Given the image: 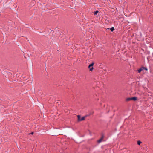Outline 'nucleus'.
<instances>
[{"label": "nucleus", "instance_id": "f03ea898", "mask_svg": "<svg viewBox=\"0 0 153 153\" xmlns=\"http://www.w3.org/2000/svg\"><path fill=\"white\" fill-rule=\"evenodd\" d=\"M106 29V30L110 29L111 30V31L112 32L114 31V27H112L111 28H107Z\"/></svg>", "mask_w": 153, "mask_h": 153}, {"label": "nucleus", "instance_id": "9d476101", "mask_svg": "<svg viewBox=\"0 0 153 153\" xmlns=\"http://www.w3.org/2000/svg\"><path fill=\"white\" fill-rule=\"evenodd\" d=\"M89 68V70H90L91 71H92V70H93V67H92L91 68Z\"/></svg>", "mask_w": 153, "mask_h": 153}, {"label": "nucleus", "instance_id": "0eeeda50", "mask_svg": "<svg viewBox=\"0 0 153 153\" xmlns=\"http://www.w3.org/2000/svg\"><path fill=\"white\" fill-rule=\"evenodd\" d=\"M99 12V11H98V10H97L96 11L94 12V15H97V13H98Z\"/></svg>", "mask_w": 153, "mask_h": 153}, {"label": "nucleus", "instance_id": "f257e3e1", "mask_svg": "<svg viewBox=\"0 0 153 153\" xmlns=\"http://www.w3.org/2000/svg\"><path fill=\"white\" fill-rule=\"evenodd\" d=\"M78 120L79 121H81L84 120L85 119V117H83L81 118L80 116L79 115L77 116Z\"/></svg>", "mask_w": 153, "mask_h": 153}, {"label": "nucleus", "instance_id": "6e6552de", "mask_svg": "<svg viewBox=\"0 0 153 153\" xmlns=\"http://www.w3.org/2000/svg\"><path fill=\"white\" fill-rule=\"evenodd\" d=\"M131 100V98H127L126 99V101H129Z\"/></svg>", "mask_w": 153, "mask_h": 153}, {"label": "nucleus", "instance_id": "1a4fd4ad", "mask_svg": "<svg viewBox=\"0 0 153 153\" xmlns=\"http://www.w3.org/2000/svg\"><path fill=\"white\" fill-rule=\"evenodd\" d=\"M141 143H142V142L141 141H137V144L138 145H140Z\"/></svg>", "mask_w": 153, "mask_h": 153}, {"label": "nucleus", "instance_id": "20e7f679", "mask_svg": "<svg viewBox=\"0 0 153 153\" xmlns=\"http://www.w3.org/2000/svg\"><path fill=\"white\" fill-rule=\"evenodd\" d=\"M144 68H140V69H139L138 70V72L139 73H140L141 71H142L143 70V69Z\"/></svg>", "mask_w": 153, "mask_h": 153}, {"label": "nucleus", "instance_id": "f8f14e48", "mask_svg": "<svg viewBox=\"0 0 153 153\" xmlns=\"http://www.w3.org/2000/svg\"><path fill=\"white\" fill-rule=\"evenodd\" d=\"M33 132H32L31 133V134H33Z\"/></svg>", "mask_w": 153, "mask_h": 153}, {"label": "nucleus", "instance_id": "423d86ee", "mask_svg": "<svg viewBox=\"0 0 153 153\" xmlns=\"http://www.w3.org/2000/svg\"><path fill=\"white\" fill-rule=\"evenodd\" d=\"M131 100H136L137 99V97H134L131 98Z\"/></svg>", "mask_w": 153, "mask_h": 153}, {"label": "nucleus", "instance_id": "7ed1b4c3", "mask_svg": "<svg viewBox=\"0 0 153 153\" xmlns=\"http://www.w3.org/2000/svg\"><path fill=\"white\" fill-rule=\"evenodd\" d=\"M103 137H102L99 140H98V141H97V142L98 143H100V142H101L102 140H103Z\"/></svg>", "mask_w": 153, "mask_h": 153}, {"label": "nucleus", "instance_id": "ddd939ff", "mask_svg": "<svg viewBox=\"0 0 153 153\" xmlns=\"http://www.w3.org/2000/svg\"><path fill=\"white\" fill-rule=\"evenodd\" d=\"M1 0H0V2H1Z\"/></svg>", "mask_w": 153, "mask_h": 153}, {"label": "nucleus", "instance_id": "9b49d317", "mask_svg": "<svg viewBox=\"0 0 153 153\" xmlns=\"http://www.w3.org/2000/svg\"><path fill=\"white\" fill-rule=\"evenodd\" d=\"M142 68H144L143 69V70H147V68H146L145 67H142Z\"/></svg>", "mask_w": 153, "mask_h": 153}, {"label": "nucleus", "instance_id": "39448f33", "mask_svg": "<svg viewBox=\"0 0 153 153\" xmlns=\"http://www.w3.org/2000/svg\"><path fill=\"white\" fill-rule=\"evenodd\" d=\"M94 64V63H92L91 64H90L89 65V66H88V68H91L92 67H93V65Z\"/></svg>", "mask_w": 153, "mask_h": 153}]
</instances>
